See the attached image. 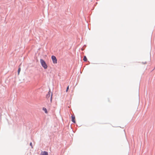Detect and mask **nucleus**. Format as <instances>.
Segmentation results:
<instances>
[{
  "instance_id": "obj_1",
  "label": "nucleus",
  "mask_w": 155,
  "mask_h": 155,
  "mask_svg": "<svg viewBox=\"0 0 155 155\" xmlns=\"http://www.w3.org/2000/svg\"><path fill=\"white\" fill-rule=\"evenodd\" d=\"M40 63L42 67L45 69H46L48 68V66L45 62L42 59L40 60Z\"/></svg>"
},
{
  "instance_id": "obj_3",
  "label": "nucleus",
  "mask_w": 155,
  "mask_h": 155,
  "mask_svg": "<svg viewBox=\"0 0 155 155\" xmlns=\"http://www.w3.org/2000/svg\"><path fill=\"white\" fill-rule=\"evenodd\" d=\"M51 59L52 60L54 64H56L57 62V61L56 57L54 55L51 56Z\"/></svg>"
},
{
  "instance_id": "obj_5",
  "label": "nucleus",
  "mask_w": 155,
  "mask_h": 155,
  "mask_svg": "<svg viewBox=\"0 0 155 155\" xmlns=\"http://www.w3.org/2000/svg\"><path fill=\"white\" fill-rule=\"evenodd\" d=\"M40 155H48V153L46 151H42Z\"/></svg>"
},
{
  "instance_id": "obj_2",
  "label": "nucleus",
  "mask_w": 155,
  "mask_h": 155,
  "mask_svg": "<svg viewBox=\"0 0 155 155\" xmlns=\"http://www.w3.org/2000/svg\"><path fill=\"white\" fill-rule=\"evenodd\" d=\"M52 93H51L50 90V89L49 92H48V94L46 95V97L47 99H48L49 98L50 96H51L50 102L51 103L52 101Z\"/></svg>"
},
{
  "instance_id": "obj_10",
  "label": "nucleus",
  "mask_w": 155,
  "mask_h": 155,
  "mask_svg": "<svg viewBox=\"0 0 155 155\" xmlns=\"http://www.w3.org/2000/svg\"><path fill=\"white\" fill-rule=\"evenodd\" d=\"M30 145L32 147V143H31V142L30 143Z\"/></svg>"
},
{
  "instance_id": "obj_9",
  "label": "nucleus",
  "mask_w": 155,
  "mask_h": 155,
  "mask_svg": "<svg viewBox=\"0 0 155 155\" xmlns=\"http://www.w3.org/2000/svg\"><path fill=\"white\" fill-rule=\"evenodd\" d=\"M69 89V86H68L67 87V89H66V92H67L68 90Z\"/></svg>"
},
{
  "instance_id": "obj_8",
  "label": "nucleus",
  "mask_w": 155,
  "mask_h": 155,
  "mask_svg": "<svg viewBox=\"0 0 155 155\" xmlns=\"http://www.w3.org/2000/svg\"><path fill=\"white\" fill-rule=\"evenodd\" d=\"M21 68H19L18 70V74L19 75L20 72L21 71Z\"/></svg>"
},
{
  "instance_id": "obj_7",
  "label": "nucleus",
  "mask_w": 155,
  "mask_h": 155,
  "mask_svg": "<svg viewBox=\"0 0 155 155\" xmlns=\"http://www.w3.org/2000/svg\"><path fill=\"white\" fill-rule=\"evenodd\" d=\"M83 60L84 61H87V58L86 56H84Z\"/></svg>"
},
{
  "instance_id": "obj_6",
  "label": "nucleus",
  "mask_w": 155,
  "mask_h": 155,
  "mask_svg": "<svg viewBox=\"0 0 155 155\" xmlns=\"http://www.w3.org/2000/svg\"><path fill=\"white\" fill-rule=\"evenodd\" d=\"M43 110L44 111H45V113H46V114L48 113V111H47V110L46 109V108H45V107H43Z\"/></svg>"
},
{
  "instance_id": "obj_4",
  "label": "nucleus",
  "mask_w": 155,
  "mask_h": 155,
  "mask_svg": "<svg viewBox=\"0 0 155 155\" xmlns=\"http://www.w3.org/2000/svg\"><path fill=\"white\" fill-rule=\"evenodd\" d=\"M71 121L74 123H75V116L74 115H72L71 116Z\"/></svg>"
}]
</instances>
